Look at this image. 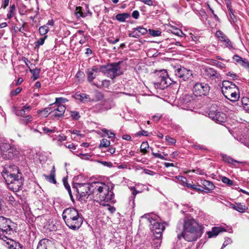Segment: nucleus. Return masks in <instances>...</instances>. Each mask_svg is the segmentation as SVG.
Instances as JSON below:
<instances>
[{"label": "nucleus", "instance_id": "f257e3e1", "mask_svg": "<svg viewBox=\"0 0 249 249\" xmlns=\"http://www.w3.org/2000/svg\"><path fill=\"white\" fill-rule=\"evenodd\" d=\"M177 232H180L177 235L179 239L183 237L187 241L193 242L201 236L203 228L194 219L184 218L178 222Z\"/></svg>", "mask_w": 249, "mask_h": 249}, {"label": "nucleus", "instance_id": "f03ea898", "mask_svg": "<svg viewBox=\"0 0 249 249\" xmlns=\"http://www.w3.org/2000/svg\"><path fill=\"white\" fill-rule=\"evenodd\" d=\"M91 187L92 196L93 197L98 199L100 201H104L111 203H114V194L112 191L113 187L110 188L105 183L101 182H92Z\"/></svg>", "mask_w": 249, "mask_h": 249}, {"label": "nucleus", "instance_id": "7ed1b4c3", "mask_svg": "<svg viewBox=\"0 0 249 249\" xmlns=\"http://www.w3.org/2000/svg\"><path fill=\"white\" fill-rule=\"evenodd\" d=\"M62 216L67 226L73 231L79 230L83 222L82 214L73 207L64 209Z\"/></svg>", "mask_w": 249, "mask_h": 249}, {"label": "nucleus", "instance_id": "20e7f679", "mask_svg": "<svg viewBox=\"0 0 249 249\" xmlns=\"http://www.w3.org/2000/svg\"><path fill=\"white\" fill-rule=\"evenodd\" d=\"M91 183H73L72 189L74 193H76V199L82 202H86L89 196L92 195V190Z\"/></svg>", "mask_w": 249, "mask_h": 249}, {"label": "nucleus", "instance_id": "39448f33", "mask_svg": "<svg viewBox=\"0 0 249 249\" xmlns=\"http://www.w3.org/2000/svg\"><path fill=\"white\" fill-rule=\"evenodd\" d=\"M221 90L225 97L231 102H235L239 99V89L232 82L229 81H224L222 82Z\"/></svg>", "mask_w": 249, "mask_h": 249}, {"label": "nucleus", "instance_id": "423d86ee", "mask_svg": "<svg viewBox=\"0 0 249 249\" xmlns=\"http://www.w3.org/2000/svg\"><path fill=\"white\" fill-rule=\"evenodd\" d=\"M143 217L146 218L150 224V229L154 237L159 238L161 237L162 232L165 228V223L159 222L157 216L154 214H144Z\"/></svg>", "mask_w": 249, "mask_h": 249}, {"label": "nucleus", "instance_id": "0eeeda50", "mask_svg": "<svg viewBox=\"0 0 249 249\" xmlns=\"http://www.w3.org/2000/svg\"><path fill=\"white\" fill-rule=\"evenodd\" d=\"M122 62H114L108 64L107 65H100L99 67L106 75L111 79H113L116 77L123 74V71L121 68V64Z\"/></svg>", "mask_w": 249, "mask_h": 249}, {"label": "nucleus", "instance_id": "6e6552de", "mask_svg": "<svg viewBox=\"0 0 249 249\" xmlns=\"http://www.w3.org/2000/svg\"><path fill=\"white\" fill-rule=\"evenodd\" d=\"M14 223L9 219L0 216V239L6 241L5 239L13 232Z\"/></svg>", "mask_w": 249, "mask_h": 249}, {"label": "nucleus", "instance_id": "1a4fd4ad", "mask_svg": "<svg viewBox=\"0 0 249 249\" xmlns=\"http://www.w3.org/2000/svg\"><path fill=\"white\" fill-rule=\"evenodd\" d=\"M24 180L21 174L11 177V178L9 179V180L8 179H6L5 181L10 190L17 192L22 189Z\"/></svg>", "mask_w": 249, "mask_h": 249}, {"label": "nucleus", "instance_id": "9d476101", "mask_svg": "<svg viewBox=\"0 0 249 249\" xmlns=\"http://www.w3.org/2000/svg\"><path fill=\"white\" fill-rule=\"evenodd\" d=\"M1 174L4 180L10 179L11 177L21 174L18 168L14 164H6L2 167Z\"/></svg>", "mask_w": 249, "mask_h": 249}, {"label": "nucleus", "instance_id": "9b49d317", "mask_svg": "<svg viewBox=\"0 0 249 249\" xmlns=\"http://www.w3.org/2000/svg\"><path fill=\"white\" fill-rule=\"evenodd\" d=\"M0 149L3 152L5 158L7 159H13L19 154V151L17 148L14 145H11L8 143H3L0 146Z\"/></svg>", "mask_w": 249, "mask_h": 249}, {"label": "nucleus", "instance_id": "f8f14e48", "mask_svg": "<svg viewBox=\"0 0 249 249\" xmlns=\"http://www.w3.org/2000/svg\"><path fill=\"white\" fill-rule=\"evenodd\" d=\"M210 118L214 121L217 124L224 123L227 120V115L223 112L216 109L214 107H211L209 112Z\"/></svg>", "mask_w": 249, "mask_h": 249}, {"label": "nucleus", "instance_id": "ddd939ff", "mask_svg": "<svg viewBox=\"0 0 249 249\" xmlns=\"http://www.w3.org/2000/svg\"><path fill=\"white\" fill-rule=\"evenodd\" d=\"M210 90V87L208 83H197L193 87V92L196 96L207 95Z\"/></svg>", "mask_w": 249, "mask_h": 249}, {"label": "nucleus", "instance_id": "4468645a", "mask_svg": "<svg viewBox=\"0 0 249 249\" xmlns=\"http://www.w3.org/2000/svg\"><path fill=\"white\" fill-rule=\"evenodd\" d=\"M101 71L102 69H101L99 66H93L88 68L86 71L87 81L91 84L93 85V83L96 82L94 81V80Z\"/></svg>", "mask_w": 249, "mask_h": 249}, {"label": "nucleus", "instance_id": "2eb2a0df", "mask_svg": "<svg viewBox=\"0 0 249 249\" xmlns=\"http://www.w3.org/2000/svg\"><path fill=\"white\" fill-rule=\"evenodd\" d=\"M175 74L181 80L186 81L191 77L192 73L190 70L180 67L175 71Z\"/></svg>", "mask_w": 249, "mask_h": 249}, {"label": "nucleus", "instance_id": "dca6fc26", "mask_svg": "<svg viewBox=\"0 0 249 249\" xmlns=\"http://www.w3.org/2000/svg\"><path fill=\"white\" fill-rule=\"evenodd\" d=\"M171 82L173 81L167 76V74H166V76L159 77V81L154 84L155 87L157 89H164L171 84Z\"/></svg>", "mask_w": 249, "mask_h": 249}, {"label": "nucleus", "instance_id": "f3484780", "mask_svg": "<svg viewBox=\"0 0 249 249\" xmlns=\"http://www.w3.org/2000/svg\"><path fill=\"white\" fill-rule=\"evenodd\" d=\"M66 110V107L62 104H59L56 106V108L52 110L51 116L53 118L59 119L64 116V114Z\"/></svg>", "mask_w": 249, "mask_h": 249}, {"label": "nucleus", "instance_id": "a211bd4d", "mask_svg": "<svg viewBox=\"0 0 249 249\" xmlns=\"http://www.w3.org/2000/svg\"><path fill=\"white\" fill-rule=\"evenodd\" d=\"M203 74L207 77L211 78L212 79L218 78L219 76V74L217 72L216 70L210 67H206L204 69Z\"/></svg>", "mask_w": 249, "mask_h": 249}, {"label": "nucleus", "instance_id": "6ab92c4d", "mask_svg": "<svg viewBox=\"0 0 249 249\" xmlns=\"http://www.w3.org/2000/svg\"><path fill=\"white\" fill-rule=\"evenodd\" d=\"M232 58L237 64L242 66L249 71V62L246 59L243 58L237 54L234 55Z\"/></svg>", "mask_w": 249, "mask_h": 249}, {"label": "nucleus", "instance_id": "aec40b11", "mask_svg": "<svg viewBox=\"0 0 249 249\" xmlns=\"http://www.w3.org/2000/svg\"><path fill=\"white\" fill-rule=\"evenodd\" d=\"M110 107H107L105 104L98 103L90 108L92 112L101 113L108 110Z\"/></svg>", "mask_w": 249, "mask_h": 249}, {"label": "nucleus", "instance_id": "412c9836", "mask_svg": "<svg viewBox=\"0 0 249 249\" xmlns=\"http://www.w3.org/2000/svg\"><path fill=\"white\" fill-rule=\"evenodd\" d=\"M86 9L87 11V12L84 13L83 11V8L81 6L76 7L75 9V15L76 16V17L79 18L81 17L82 18H85L88 16V14H89L90 16H91L92 13L90 12L89 7L88 6H86Z\"/></svg>", "mask_w": 249, "mask_h": 249}, {"label": "nucleus", "instance_id": "4be33fe9", "mask_svg": "<svg viewBox=\"0 0 249 249\" xmlns=\"http://www.w3.org/2000/svg\"><path fill=\"white\" fill-rule=\"evenodd\" d=\"M73 97L77 100L80 101L81 102H85V100H87L89 102L94 101L93 99L89 97V95L86 93H75Z\"/></svg>", "mask_w": 249, "mask_h": 249}, {"label": "nucleus", "instance_id": "5701e85b", "mask_svg": "<svg viewBox=\"0 0 249 249\" xmlns=\"http://www.w3.org/2000/svg\"><path fill=\"white\" fill-rule=\"evenodd\" d=\"M226 231V230L222 228L214 227L212 228L211 231L207 232V234L209 238L216 237L220 232Z\"/></svg>", "mask_w": 249, "mask_h": 249}, {"label": "nucleus", "instance_id": "b1692460", "mask_svg": "<svg viewBox=\"0 0 249 249\" xmlns=\"http://www.w3.org/2000/svg\"><path fill=\"white\" fill-rule=\"evenodd\" d=\"M6 244L8 245V248L9 249H23L22 246L18 242H17L13 240L8 238L6 239Z\"/></svg>", "mask_w": 249, "mask_h": 249}, {"label": "nucleus", "instance_id": "393cba45", "mask_svg": "<svg viewBox=\"0 0 249 249\" xmlns=\"http://www.w3.org/2000/svg\"><path fill=\"white\" fill-rule=\"evenodd\" d=\"M204 187L205 192L206 193H209L213 190L215 188L213 184L210 181L204 180L202 183Z\"/></svg>", "mask_w": 249, "mask_h": 249}, {"label": "nucleus", "instance_id": "a878e982", "mask_svg": "<svg viewBox=\"0 0 249 249\" xmlns=\"http://www.w3.org/2000/svg\"><path fill=\"white\" fill-rule=\"evenodd\" d=\"M193 96L191 94H182L181 97H180V102L184 105L188 104L193 101Z\"/></svg>", "mask_w": 249, "mask_h": 249}, {"label": "nucleus", "instance_id": "bb28decb", "mask_svg": "<svg viewBox=\"0 0 249 249\" xmlns=\"http://www.w3.org/2000/svg\"><path fill=\"white\" fill-rule=\"evenodd\" d=\"M93 85L97 87L98 88H108L110 85V81L107 80H103L93 83Z\"/></svg>", "mask_w": 249, "mask_h": 249}, {"label": "nucleus", "instance_id": "cd10ccee", "mask_svg": "<svg viewBox=\"0 0 249 249\" xmlns=\"http://www.w3.org/2000/svg\"><path fill=\"white\" fill-rule=\"evenodd\" d=\"M130 17V15L127 13L118 14L116 16V19L120 22H124L126 19Z\"/></svg>", "mask_w": 249, "mask_h": 249}, {"label": "nucleus", "instance_id": "c85d7f7f", "mask_svg": "<svg viewBox=\"0 0 249 249\" xmlns=\"http://www.w3.org/2000/svg\"><path fill=\"white\" fill-rule=\"evenodd\" d=\"M150 147L149 146V144L147 142H143L141 144L140 149L141 152L142 153L143 155H145L149 152Z\"/></svg>", "mask_w": 249, "mask_h": 249}, {"label": "nucleus", "instance_id": "c756f323", "mask_svg": "<svg viewBox=\"0 0 249 249\" xmlns=\"http://www.w3.org/2000/svg\"><path fill=\"white\" fill-rule=\"evenodd\" d=\"M30 71L32 74V78L33 81H35L39 78V74L40 72V69L36 68L33 70L30 69Z\"/></svg>", "mask_w": 249, "mask_h": 249}, {"label": "nucleus", "instance_id": "7c9ffc66", "mask_svg": "<svg viewBox=\"0 0 249 249\" xmlns=\"http://www.w3.org/2000/svg\"><path fill=\"white\" fill-rule=\"evenodd\" d=\"M223 160L228 163H231L232 165H235V163H241V162L236 160H235L233 159L230 156H227L226 155L223 156Z\"/></svg>", "mask_w": 249, "mask_h": 249}, {"label": "nucleus", "instance_id": "2f4dec72", "mask_svg": "<svg viewBox=\"0 0 249 249\" xmlns=\"http://www.w3.org/2000/svg\"><path fill=\"white\" fill-rule=\"evenodd\" d=\"M222 44L225 47L228 48L230 50L235 49L234 46H233L232 42L230 40L229 38L226 39L224 42H222Z\"/></svg>", "mask_w": 249, "mask_h": 249}, {"label": "nucleus", "instance_id": "473e14b6", "mask_svg": "<svg viewBox=\"0 0 249 249\" xmlns=\"http://www.w3.org/2000/svg\"><path fill=\"white\" fill-rule=\"evenodd\" d=\"M55 175L51 174L50 175H46L44 174L43 176L45 177V179L50 183L55 184L56 183V181L55 178Z\"/></svg>", "mask_w": 249, "mask_h": 249}, {"label": "nucleus", "instance_id": "72a5a7b5", "mask_svg": "<svg viewBox=\"0 0 249 249\" xmlns=\"http://www.w3.org/2000/svg\"><path fill=\"white\" fill-rule=\"evenodd\" d=\"M49 31V27L47 25L40 26L39 28V33L41 36L45 35Z\"/></svg>", "mask_w": 249, "mask_h": 249}, {"label": "nucleus", "instance_id": "f704fd0d", "mask_svg": "<svg viewBox=\"0 0 249 249\" xmlns=\"http://www.w3.org/2000/svg\"><path fill=\"white\" fill-rule=\"evenodd\" d=\"M171 33L180 37L185 36V35L182 32V31L178 28L173 29V30H172Z\"/></svg>", "mask_w": 249, "mask_h": 249}, {"label": "nucleus", "instance_id": "c9c22d12", "mask_svg": "<svg viewBox=\"0 0 249 249\" xmlns=\"http://www.w3.org/2000/svg\"><path fill=\"white\" fill-rule=\"evenodd\" d=\"M70 115L72 119L74 120H78L81 117L79 112L76 111H71Z\"/></svg>", "mask_w": 249, "mask_h": 249}, {"label": "nucleus", "instance_id": "e433bc0d", "mask_svg": "<svg viewBox=\"0 0 249 249\" xmlns=\"http://www.w3.org/2000/svg\"><path fill=\"white\" fill-rule=\"evenodd\" d=\"M221 180L223 183L227 184L229 186L235 185L233 183V181L232 180L230 179V178L226 177H223L221 178Z\"/></svg>", "mask_w": 249, "mask_h": 249}, {"label": "nucleus", "instance_id": "4c0bfd02", "mask_svg": "<svg viewBox=\"0 0 249 249\" xmlns=\"http://www.w3.org/2000/svg\"><path fill=\"white\" fill-rule=\"evenodd\" d=\"M104 98V94L101 92L96 91L95 94V99H94V101H101Z\"/></svg>", "mask_w": 249, "mask_h": 249}, {"label": "nucleus", "instance_id": "58836bf2", "mask_svg": "<svg viewBox=\"0 0 249 249\" xmlns=\"http://www.w3.org/2000/svg\"><path fill=\"white\" fill-rule=\"evenodd\" d=\"M51 111H50V109H49V108L46 107V108H44L43 110H38L37 111V113L38 114L43 113V116L45 117H46L48 116V115L49 114L51 115V113H50Z\"/></svg>", "mask_w": 249, "mask_h": 249}, {"label": "nucleus", "instance_id": "ea45409f", "mask_svg": "<svg viewBox=\"0 0 249 249\" xmlns=\"http://www.w3.org/2000/svg\"><path fill=\"white\" fill-rule=\"evenodd\" d=\"M161 237H159V238H156L155 237H154V241L153 242V245L154 246V249H158V248L160 246V244H161Z\"/></svg>", "mask_w": 249, "mask_h": 249}, {"label": "nucleus", "instance_id": "a19ab883", "mask_svg": "<svg viewBox=\"0 0 249 249\" xmlns=\"http://www.w3.org/2000/svg\"><path fill=\"white\" fill-rule=\"evenodd\" d=\"M128 36L129 37H132L138 38L140 37V34L137 31V28H135L133 29V31L131 32V33L129 34Z\"/></svg>", "mask_w": 249, "mask_h": 249}, {"label": "nucleus", "instance_id": "79ce46f5", "mask_svg": "<svg viewBox=\"0 0 249 249\" xmlns=\"http://www.w3.org/2000/svg\"><path fill=\"white\" fill-rule=\"evenodd\" d=\"M6 199L12 205L16 204V200L14 197L11 194H8L6 196Z\"/></svg>", "mask_w": 249, "mask_h": 249}, {"label": "nucleus", "instance_id": "37998d69", "mask_svg": "<svg viewBox=\"0 0 249 249\" xmlns=\"http://www.w3.org/2000/svg\"><path fill=\"white\" fill-rule=\"evenodd\" d=\"M47 37V36H45L44 37L40 38L37 41L35 42L36 47H38L40 46L43 45Z\"/></svg>", "mask_w": 249, "mask_h": 249}, {"label": "nucleus", "instance_id": "c03bdc74", "mask_svg": "<svg viewBox=\"0 0 249 249\" xmlns=\"http://www.w3.org/2000/svg\"><path fill=\"white\" fill-rule=\"evenodd\" d=\"M110 142L107 139H102L101 140L100 147H107L109 146Z\"/></svg>", "mask_w": 249, "mask_h": 249}, {"label": "nucleus", "instance_id": "a18cd8bd", "mask_svg": "<svg viewBox=\"0 0 249 249\" xmlns=\"http://www.w3.org/2000/svg\"><path fill=\"white\" fill-rule=\"evenodd\" d=\"M37 249H47L45 239L41 240L39 242L37 247Z\"/></svg>", "mask_w": 249, "mask_h": 249}, {"label": "nucleus", "instance_id": "49530a36", "mask_svg": "<svg viewBox=\"0 0 249 249\" xmlns=\"http://www.w3.org/2000/svg\"><path fill=\"white\" fill-rule=\"evenodd\" d=\"M149 34L153 36H159L161 35V32L160 30H155L153 29H149Z\"/></svg>", "mask_w": 249, "mask_h": 249}, {"label": "nucleus", "instance_id": "de8ad7c7", "mask_svg": "<svg viewBox=\"0 0 249 249\" xmlns=\"http://www.w3.org/2000/svg\"><path fill=\"white\" fill-rule=\"evenodd\" d=\"M233 209L240 213H244L246 210L245 206H242L241 204L234 206Z\"/></svg>", "mask_w": 249, "mask_h": 249}, {"label": "nucleus", "instance_id": "09e8293b", "mask_svg": "<svg viewBox=\"0 0 249 249\" xmlns=\"http://www.w3.org/2000/svg\"><path fill=\"white\" fill-rule=\"evenodd\" d=\"M165 140L169 145H173L176 142V140L174 138L170 137L169 136H166L165 137Z\"/></svg>", "mask_w": 249, "mask_h": 249}, {"label": "nucleus", "instance_id": "8fccbe9b", "mask_svg": "<svg viewBox=\"0 0 249 249\" xmlns=\"http://www.w3.org/2000/svg\"><path fill=\"white\" fill-rule=\"evenodd\" d=\"M137 29L139 33L140 34V36L146 34L148 32L147 29L142 26H138L137 27Z\"/></svg>", "mask_w": 249, "mask_h": 249}, {"label": "nucleus", "instance_id": "3c124183", "mask_svg": "<svg viewBox=\"0 0 249 249\" xmlns=\"http://www.w3.org/2000/svg\"><path fill=\"white\" fill-rule=\"evenodd\" d=\"M192 147L196 150L200 149L201 150L203 151H207V148L203 145H200V144H194L192 145Z\"/></svg>", "mask_w": 249, "mask_h": 249}, {"label": "nucleus", "instance_id": "603ef678", "mask_svg": "<svg viewBox=\"0 0 249 249\" xmlns=\"http://www.w3.org/2000/svg\"><path fill=\"white\" fill-rule=\"evenodd\" d=\"M213 63L214 65H215L217 67L220 68L221 69H223L226 68L225 65L219 61L217 60H213Z\"/></svg>", "mask_w": 249, "mask_h": 249}, {"label": "nucleus", "instance_id": "864d4df0", "mask_svg": "<svg viewBox=\"0 0 249 249\" xmlns=\"http://www.w3.org/2000/svg\"><path fill=\"white\" fill-rule=\"evenodd\" d=\"M33 120V117L31 115H28L24 117L22 119L23 122L27 124L29 122H31Z\"/></svg>", "mask_w": 249, "mask_h": 249}, {"label": "nucleus", "instance_id": "5fc2aeb1", "mask_svg": "<svg viewBox=\"0 0 249 249\" xmlns=\"http://www.w3.org/2000/svg\"><path fill=\"white\" fill-rule=\"evenodd\" d=\"M186 186L188 187V188H191L193 189L196 191H203V190L201 189L200 188H197L198 186L195 184L192 185L190 183H186Z\"/></svg>", "mask_w": 249, "mask_h": 249}, {"label": "nucleus", "instance_id": "6e6d98bb", "mask_svg": "<svg viewBox=\"0 0 249 249\" xmlns=\"http://www.w3.org/2000/svg\"><path fill=\"white\" fill-rule=\"evenodd\" d=\"M25 110L22 108L20 109H17L15 111V114L18 116H23L25 114Z\"/></svg>", "mask_w": 249, "mask_h": 249}, {"label": "nucleus", "instance_id": "4d7b16f0", "mask_svg": "<svg viewBox=\"0 0 249 249\" xmlns=\"http://www.w3.org/2000/svg\"><path fill=\"white\" fill-rule=\"evenodd\" d=\"M68 100L64 98H56L55 102L56 104V105L59 104H61V103H64L67 102Z\"/></svg>", "mask_w": 249, "mask_h": 249}, {"label": "nucleus", "instance_id": "13d9d810", "mask_svg": "<svg viewBox=\"0 0 249 249\" xmlns=\"http://www.w3.org/2000/svg\"><path fill=\"white\" fill-rule=\"evenodd\" d=\"M22 89L20 88H18L15 90H12L11 92V95L12 96H15L19 93Z\"/></svg>", "mask_w": 249, "mask_h": 249}, {"label": "nucleus", "instance_id": "bf43d9fd", "mask_svg": "<svg viewBox=\"0 0 249 249\" xmlns=\"http://www.w3.org/2000/svg\"><path fill=\"white\" fill-rule=\"evenodd\" d=\"M120 39L119 38L117 37L114 40H113L112 38L111 37H108V38H107V41L109 43V44H116V43H117L118 42H119Z\"/></svg>", "mask_w": 249, "mask_h": 249}, {"label": "nucleus", "instance_id": "052dcab7", "mask_svg": "<svg viewBox=\"0 0 249 249\" xmlns=\"http://www.w3.org/2000/svg\"><path fill=\"white\" fill-rule=\"evenodd\" d=\"M98 162L101 163L102 165H103L105 166L108 167H112L113 166V164L110 162H107L106 161H98Z\"/></svg>", "mask_w": 249, "mask_h": 249}, {"label": "nucleus", "instance_id": "680f3d73", "mask_svg": "<svg viewBox=\"0 0 249 249\" xmlns=\"http://www.w3.org/2000/svg\"><path fill=\"white\" fill-rule=\"evenodd\" d=\"M105 133H106L109 138H114L115 137V134L113 132L110 131L108 130L105 129L103 131Z\"/></svg>", "mask_w": 249, "mask_h": 249}, {"label": "nucleus", "instance_id": "e2e57ef3", "mask_svg": "<svg viewBox=\"0 0 249 249\" xmlns=\"http://www.w3.org/2000/svg\"><path fill=\"white\" fill-rule=\"evenodd\" d=\"M131 190L132 191V195H133V203H134V198L136 196V195L139 193V192L136 189V188L134 187H132L131 188Z\"/></svg>", "mask_w": 249, "mask_h": 249}, {"label": "nucleus", "instance_id": "0e129e2a", "mask_svg": "<svg viewBox=\"0 0 249 249\" xmlns=\"http://www.w3.org/2000/svg\"><path fill=\"white\" fill-rule=\"evenodd\" d=\"M241 102L243 106L248 104L249 103V98L248 97H243L241 99Z\"/></svg>", "mask_w": 249, "mask_h": 249}, {"label": "nucleus", "instance_id": "69168bd1", "mask_svg": "<svg viewBox=\"0 0 249 249\" xmlns=\"http://www.w3.org/2000/svg\"><path fill=\"white\" fill-rule=\"evenodd\" d=\"M140 1L143 2V3L148 5L149 6L153 5V1L152 0H140Z\"/></svg>", "mask_w": 249, "mask_h": 249}, {"label": "nucleus", "instance_id": "338daca9", "mask_svg": "<svg viewBox=\"0 0 249 249\" xmlns=\"http://www.w3.org/2000/svg\"><path fill=\"white\" fill-rule=\"evenodd\" d=\"M140 14L138 11L135 10L132 12V16L135 19H138L139 17Z\"/></svg>", "mask_w": 249, "mask_h": 249}, {"label": "nucleus", "instance_id": "774afa93", "mask_svg": "<svg viewBox=\"0 0 249 249\" xmlns=\"http://www.w3.org/2000/svg\"><path fill=\"white\" fill-rule=\"evenodd\" d=\"M137 135L138 136H148V132L147 131L143 130H142L141 131L138 132L137 133Z\"/></svg>", "mask_w": 249, "mask_h": 249}]
</instances>
